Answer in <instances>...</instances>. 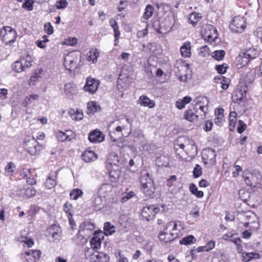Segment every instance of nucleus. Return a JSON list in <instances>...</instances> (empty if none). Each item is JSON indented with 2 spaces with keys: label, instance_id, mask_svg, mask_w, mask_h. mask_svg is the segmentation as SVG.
<instances>
[{
  "label": "nucleus",
  "instance_id": "obj_1",
  "mask_svg": "<svg viewBox=\"0 0 262 262\" xmlns=\"http://www.w3.org/2000/svg\"><path fill=\"white\" fill-rule=\"evenodd\" d=\"M80 60L81 53L77 51H72L64 57V65L67 70L74 71Z\"/></svg>",
  "mask_w": 262,
  "mask_h": 262
},
{
  "label": "nucleus",
  "instance_id": "obj_2",
  "mask_svg": "<svg viewBox=\"0 0 262 262\" xmlns=\"http://www.w3.org/2000/svg\"><path fill=\"white\" fill-rule=\"evenodd\" d=\"M24 146L28 152L32 156L37 155L42 148V146L39 144L34 138L30 137L25 138Z\"/></svg>",
  "mask_w": 262,
  "mask_h": 262
},
{
  "label": "nucleus",
  "instance_id": "obj_3",
  "mask_svg": "<svg viewBox=\"0 0 262 262\" xmlns=\"http://www.w3.org/2000/svg\"><path fill=\"white\" fill-rule=\"evenodd\" d=\"M0 36L6 44L11 45L16 38V33L10 27H4L0 31Z\"/></svg>",
  "mask_w": 262,
  "mask_h": 262
},
{
  "label": "nucleus",
  "instance_id": "obj_4",
  "mask_svg": "<svg viewBox=\"0 0 262 262\" xmlns=\"http://www.w3.org/2000/svg\"><path fill=\"white\" fill-rule=\"evenodd\" d=\"M245 18L244 17L237 16L234 17L230 26L233 32L242 33L246 28Z\"/></svg>",
  "mask_w": 262,
  "mask_h": 262
},
{
  "label": "nucleus",
  "instance_id": "obj_5",
  "mask_svg": "<svg viewBox=\"0 0 262 262\" xmlns=\"http://www.w3.org/2000/svg\"><path fill=\"white\" fill-rule=\"evenodd\" d=\"M47 232L49 242L57 243L60 241L61 231L58 226L53 225L47 229Z\"/></svg>",
  "mask_w": 262,
  "mask_h": 262
},
{
  "label": "nucleus",
  "instance_id": "obj_6",
  "mask_svg": "<svg viewBox=\"0 0 262 262\" xmlns=\"http://www.w3.org/2000/svg\"><path fill=\"white\" fill-rule=\"evenodd\" d=\"M41 252L37 250H29L23 254L26 262H36L40 259Z\"/></svg>",
  "mask_w": 262,
  "mask_h": 262
},
{
  "label": "nucleus",
  "instance_id": "obj_7",
  "mask_svg": "<svg viewBox=\"0 0 262 262\" xmlns=\"http://www.w3.org/2000/svg\"><path fill=\"white\" fill-rule=\"evenodd\" d=\"M100 84L98 80L93 79L92 78H88L86 82L83 87L85 91L89 92L91 93H94L96 92Z\"/></svg>",
  "mask_w": 262,
  "mask_h": 262
},
{
  "label": "nucleus",
  "instance_id": "obj_8",
  "mask_svg": "<svg viewBox=\"0 0 262 262\" xmlns=\"http://www.w3.org/2000/svg\"><path fill=\"white\" fill-rule=\"evenodd\" d=\"M208 104V100L207 97H200L198 98L196 100L195 102V107L199 109L203 113V115H201V116L202 118V116H205L208 110L207 105Z\"/></svg>",
  "mask_w": 262,
  "mask_h": 262
},
{
  "label": "nucleus",
  "instance_id": "obj_9",
  "mask_svg": "<svg viewBox=\"0 0 262 262\" xmlns=\"http://www.w3.org/2000/svg\"><path fill=\"white\" fill-rule=\"evenodd\" d=\"M183 138H180L177 143L174 145V148L176 149H178V147L181 148L182 149H184L185 147L186 146L187 148L191 149H195L196 146H195L194 141L191 140L189 139H185V143H180L181 142V140H182Z\"/></svg>",
  "mask_w": 262,
  "mask_h": 262
},
{
  "label": "nucleus",
  "instance_id": "obj_10",
  "mask_svg": "<svg viewBox=\"0 0 262 262\" xmlns=\"http://www.w3.org/2000/svg\"><path fill=\"white\" fill-rule=\"evenodd\" d=\"M196 110V107H194L193 110L190 109L186 111L184 114V118L190 122L198 120L199 116L197 114Z\"/></svg>",
  "mask_w": 262,
  "mask_h": 262
},
{
  "label": "nucleus",
  "instance_id": "obj_11",
  "mask_svg": "<svg viewBox=\"0 0 262 262\" xmlns=\"http://www.w3.org/2000/svg\"><path fill=\"white\" fill-rule=\"evenodd\" d=\"M246 95V91L245 90L243 91L241 89L236 90L232 97L233 102L241 104L243 102Z\"/></svg>",
  "mask_w": 262,
  "mask_h": 262
},
{
  "label": "nucleus",
  "instance_id": "obj_12",
  "mask_svg": "<svg viewBox=\"0 0 262 262\" xmlns=\"http://www.w3.org/2000/svg\"><path fill=\"white\" fill-rule=\"evenodd\" d=\"M104 139V136L100 131L95 130L91 132L89 135V140L93 143L100 142Z\"/></svg>",
  "mask_w": 262,
  "mask_h": 262
},
{
  "label": "nucleus",
  "instance_id": "obj_13",
  "mask_svg": "<svg viewBox=\"0 0 262 262\" xmlns=\"http://www.w3.org/2000/svg\"><path fill=\"white\" fill-rule=\"evenodd\" d=\"M57 172L55 173H52L49 175L45 183V186L47 188L51 189L55 187L57 185Z\"/></svg>",
  "mask_w": 262,
  "mask_h": 262
},
{
  "label": "nucleus",
  "instance_id": "obj_14",
  "mask_svg": "<svg viewBox=\"0 0 262 262\" xmlns=\"http://www.w3.org/2000/svg\"><path fill=\"white\" fill-rule=\"evenodd\" d=\"M216 154L215 151L211 149L205 150L203 153V158L206 159V163H214L215 161Z\"/></svg>",
  "mask_w": 262,
  "mask_h": 262
},
{
  "label": "nucleus",
  "instance_id": "obj_15",
  "mask_svg": "<svg viewBox=\"0 0 262 262\" xmlns=\"http://www.w3.org/2000/svg\"><path fill=\"white\" fill-rule=\"evenodd\" d=\"M82 156L83 160L87 163L94 161L97 158V155L92 150H85Z\"/></svg>",
  "mask_w": 262,
  "mask_h": 262
},
{
  "label": "nucleus",
  "instance_id": "obj_16",
  "mask_svg": "<svg viewBox=\"0 0 262 262\" xmlns=\"http://www.w3.org/2000/svg\"><path fill=\"white\" fill-rule=\"evenodd\" d=\"M112 188V186L109 184H102L97 193L102 196V198H105L107 195L108 193L110 192Z\"/></svg>",
  "mask_w": 262,
  "mask_h": 262
},
{
  "label": "nucleus",
  "instance_id": "obj_17",
  "mask_svg": "<svg viewBox=\"0 0 262 262\" xmlns=\"http://www.w3.org/2000/svg\"><path fill=\"white\" fill-rule=\"evenodd\" d=\"M165 234L166 233H159V238L160 240L165 243L172 242L178 236V234L176 233L170 232L169 233H167L168 237H165Z\"/></svg>",
  "mask_w": 262,
  "mask_h": 262
},
{
  "label": "nucleus",
  "instance_id": "obj_18",
  "mask_svg": "<svg viewBox=\"0 0 262 262\" xmlns=\"http://www.w3.org/2000/svg\"><path fill=\"white\" fill-rule=\"evenodd\" d=\"M97 253H98V252L95 251V250L88 248L85 251L84 255L85 258L88 260L93 262H96Z\"/></svg>",
  "mask_w": 262,
  "mask_h": 262
},
{
  "label": "nucleus",
  "instance_id": "obj_19",
  "mask_svg": "<svg viewBox=\"0 0 262 262\" xmlns=\"http://www.w3.org/2000/svg\"><path fill=\"white\" fill-rule=\"evenodd\" d=\"M142 190L146 195L151 196L155 191L154 183L149 182L147 185L142 186Z\"/></svg>",
  "mask_w": 262,
  "mask_h": 262
},
{
  "label": "nucleus",
  "instance_id": "obj_20",
  "mask_svg": "<svg viewBox=\"0 0 262 262\" xmlns=\"http://www.w3.org/2000/svg\"><path fill=\"white\" fill-rule=\"evenodd\" d=\"M138 101L141 105L147 106L149 108H152L155 106L154 101L149 99L147 97L145 96H141Z\"/></svg>",
  "mask_w": 262,
  "mask_h": 262
},
{
  "label": "nucleus",
  "instance_id": "obj_21",
  "mask_svg": "<svg viewBox=\"0 0 262 262\" xmlns=\"http://www.w3.org/2000/svg\"><path fill=\"white\" fill-rule=\"evenodd\" d=\"M149 182L153 183L152 180L150 177L149 173L146 171H142L141 172L140 176V183L141 185H147Z\"/></svg>",
  "mask_w": 262,
  "mask_h": 262
},
{
  "label": "nucleus",
  "instance_id": "obj_22",
  "mask_svg": "<svg viewBox=\"0 0 262 262\" xmlns=\"http://www.w3.org/2000/svg\"><path fill=\"white\" fill-rule=\"evenodd\" d=\"M64 89L66 95L68 98H70L76 91L75 87L71 83H66Z\"/></svg>",
  "mask_w": 262,
  "mask_h": 262
},
{
  "label": "nucleus",
  "instance_id": "obj_23",
  "mask_svg": "<svg viewBox=\"0 0 262 262\" xmlns=\"http://www.w3.org/2000/svg\"><path fill=\"white\" fill-rule=\"evenodd\" d=\"M69 114L72 119L75 120H80L83 117V112L81 110H77L75 111L74 109H71Z\"/></svg>",
  "mask_w": 262,
  "mask_h": 262
},
{
  "label": "nucleus",
  "instance_id": "obj_24",
  "mask_svg": "<svg viewBox=\"0 0 262 262\" xmlns=\"http://www.w3.org/2000/svg\"><path fill=\"white\" fill-rule=\"evenodd\" d=\"M235 62L237 65L239 64L241 66H245L249 62V60L247 58L244 52H243L236 58Z\"/></svg>",
  "mask_w": 262,
  "mask_h": 262
},
{
  "label": "nucleus",
  "instance_id": "obj_25",
  "mask_svg": "<svg viewBox=\"0 0 262 262\" xmlns=\"http://www.w3.org/2000/svg\"><path fill=\"white\" fill-rule=\"evenodd\" d=\"M88 114H94L100 110V107L98 104L94 101L89 102L88 103Z\"/></svg>",
  "mask_w": 262,
  "mask_h": 262
},
{
  "label": "nucleus",
  "instance_id": "obj_26",
  "mask_svg": "<svg viewBox=\"0 0 262 262\" xmlns=\"http://www.w3.org/2000/svg\"><path fill=\"white\" fill-rule=\"evenodd\" d=\"M260 257V255L258 253L251 252V253H243L242 255V260L245 262L249 261L253 258L258 259Z\"/></svg>",
  "mask_w": 262,
  "mask_h": 262
},
{
  "label": "nucleus",
  "instance_id": "obj_27",
  "mask_svg": "<svg viewBox=\"0 0 262 262\" xmlns=\"http://www.w3.org/2000/svg\"><path fill=\"white\" fill-rule=\"evenodd\" d=\"M244 53L246 55L247 58H248L249 60L250 61L251 60L255 59L258 57L259 52L257 50L254 48H252L247 50L245 52H244Z\"/></svg>",
  "mask_w": 262,
  "mask_h": 262
},
{
  "label": "nucleus",
  "instance_id": "obj_28",
  "mask_svg": "<svg viewBox=\"0 0 262 262\" xmlns=\"http://www.w3.org/2000/svg\"><path fill=\"white\" fill-rule=\"evenodd\" d=\"M110 24L113 29L114 36L116 38V40H117L120 34L118 24L115 19L113 18L110 19Z\"/></svg>",
  "mask_w": 262,
  "mask_h": 262
},
{
  "label": "nucleus",
  "instance_id": "obj_29",
  "mask_svg": "<svg viewBox=\"0 0 262 262\" xmlns=\"http://www.w3.org/2000/svg\"><path fill=\"white\" fill-rule=\"evenodd\" d=\"M91 245V249L96 250L100 248L101 247V238L95 235L94 236L90 241Z\"/></svg>",
  "mask_w": 262,
  "mask_h": 262
},
{
  "label": "nucleus",
  "instance_id": "obj_30",
  "mask_svg": "<svg viewBox=\"0 0 262 262\" xmlns=\"http://www.w3.org/2000/svg\"><path fill=\"white\" fill-rule=\"evenodd\" d=\"M157 25L158 28L156 29L157 32L159 34H166L170 30V27L165 28V24L164 22L160 23L159 21L155 24V26Z\"/></svg>",
  "mask_w": 262,
  "mask_h": 262
},
{
  "label": "nucleus",
  "instance_id": "obj_31",
  "mask_svg": "<svg viewBox=\"0 0 262 262\" xmlns=\"http://www.w3.org/2000/svg\"><path fill=\"white\" fill-rule=\"evenodd\" d=\"M12 68L13 70L17 73H20L23 71L25 70V69L23 66V62L20 59L15 61L12 65Z\"/></svg>",
  "mask_w": 262,
  "mask_h": 262
},
{
  "label": "nucleus",
  "instance_id": "obj_32",
  "mask_svg": "<svg viewBox=\"0 0 262 262\" xmlns=\"http://www.w3.org/2000/svg\"><path fill=\"white\" fill-rule=\"evenodd\" d=\"M180 50L181 53L183 57H189L191 54L190 43H184L183 46L181 47Z\"/></svg>",
  "mask_w": 262,
  "mask_h": 262
},
{
  "label": "nucleus",
  "instance_id": "obj_33",
  "mask_svg": "<svg viewBox=\"0 0 262 262\" xmlns=\"http://www.w3.org/2000/svg\"><path fill=\"white\" fill-rule=\"evenodd\" d=\"M151 208V205L149 206H146L143 208L142 211V216L146 218L147 220L151 219L154 216V215H151L152 214V210L150 209Z\"/></svg>",
  "mask_w": 262,
  "mask_h": 262
},
{
  "label": "nucleus",
  "instance_id": "obj_34",
  "mask_svg": "<svg viewBox=\"0 0 262 262\" xmlns=\"http://www.w3.org/2000/svg\"><path fill=\"white\" fill-rule=\"evenodd\" d=\"M107 160L111 165H118L119 163V156L114 152L108 155Z\"/></svg>",
  "mask_w": 262,
  "mask_h": 262
},
{
  "label": "nucleus",
  "instance_id": "obj_35",
  "mask_svg": "<svg viewBox=\"0 0 262 262\" xmlns=\"http://www.w3.org/2000/svg\"><path fill=\"white\" fill-rule=\"evenodd\" d=\"M196 241V239L194 236L192 235L183 237L180 241V243L182 245H188L194 243Z\"/></svg>",
  "mask_w": 262,
  "mask_h": 262
},
{
  "label": "nucleus",
  "instance_id": "obj_36",
  "mask_svg": "<svg viewBox=\"0 0 262 262\" xmlns=\"http://www.w3.org/2000/svg\"><path fill=\"white\" fill-rule=\"evenodd\" d=\"M56 137L58 141L61 142L70 141L72 139V138L70 137L69 135L61 130H58L56 132Z\"/></svg>",
  "mask_w": 262,
  "mask_h": 262
},
{
  "label": "nucleus",
  "instance_id": "obj_37",
  "mask_svg": "<svg viewBox=\"0 0 262 262\" xmlns=\"http://www.w3.org/2000/svg\"><path fill=\"white\" fill-rule=\"evenodd\" d=\"M104 230L106 235H112L115 232V228L110 223L107 222L104 224Z\"/></svg>",
  "mask_w": 262,
  "mask_h": 262
},
{
  "label": "nucleus",
  "instance_id": "obj_38",
  "mask_svg": "<svg viewBox=\"0 0 262 262\" xmlns=\"http://www.w3.org/2000/svg\"><path fill=\"white\" fill-rule=\"evenodd\" d=\"M98 56L99 52L96 49H91L89 52L88 60L94 63L97 61Z\"/></svg>",
  "mask_w": 262,
  "mask_h": 262
},
{
  "label": "nucleus",
  "instance_id": "obj_39",
  "mask_svg": "<svg viewBox=\"0 0 262 262\" xmlns=\"http://www.w3.org/2000/svg\"><path fill=\"white\" fill-rule=\"evenodd\" d=\"M189 189L192 193L195 195L196 197L201 198L203 196V192L202 191L198 190L197 187L194 184L191 183L190 184Z\"/></svg>",
  "mask_w": 262,
  "mask_h": 262
},
{
  "label": "nucleus",
  "instance_id": "obj_40",
  "mask_svg": "<svg viewBox=\"0 0 262 262\" xmlns=\"http://www.w3.org/2000/svg\"><path fill=\"white\" fill-rule=\"evenodd\" d=\"M105 200L104 198L96 193L94 198V205L96 207L100 208L103 205V203Z\"/></svg>",
  "mask_w": 262,
  "mask_h": 262
},
{
  "label": "nucleus",
  "instance_id": "obj_41",
  "mask_svg": "<svg viewBox=\"0 0 262 262\" xmlns=\"http://www.w3.org/2000/svg\"><path fill=\"white\" fill-rule=\"evenodd\" d=\"M201 17L199 13H192L190 15L189 21L193 26H195L197 22L201 18Z\"/></svg>",
  "mask_w": 262,
  "mask_h": 262
},
{
  "label": "nucleus",
  "instance_id": "obj_42",
  "mask_svg": "<svg viewBox=\"0 0 262 262\" xmlns=\"http://www.w3.org/2000/svg\"><path fill=\"white\" fill-rule=\"evenodd\" d=\"M110 257L108 255L102 252L97 253L96 262H108Z\"/></svg>",
  "mask_w": 262,
  "mask_h": 262
},
{
  "label": "nucleus",
  "instance_id": "obj_43",
  "mask_svg": "<svg viewBox=\"0 0 262 262\" xmlns=\"http://www.w3.org/2000/svg\"><path fill=\"white\" fill-rule=\"evenodd\" d=\"M20 59L22 61L23 66H24L25 70L32 66V60L30 56H27L25 58H20Z\"/></svg>",
  "mask_w": 262,
  "mask_h": 262
},
{
  "label": "nucleus",
  "instance_id": "obj_44",
  "mask_svg": "<svg viewBox=\"0 0 262 262\" xmlns=\"http://www.w3.org/2000/svg\"><path fill=\"white\" fill-rule=\"evenodd\" d=\"M82 194H83L82 191L79 189L77 188V189L72 190L71 191L70 195L73 199L76 200L78 198L79 196H81L82 195Z\"/></svg>",
  "mask_w": 262,
  "mask_h": 262
},
{
  "label": "nucleus",
  "instance_id": "obj_45",
  "mask_svg": "<svg viewBox=\"0 0 262 262\" xmlns=\"http://www.w3.org/2000/svg\"><path fill=\"white\" fill-rule=\"evenodd\" d=\"M154 10V7L152 6L148 5L145 8L144 17L146 19L149 18L152 15Z\"/></svg>",
  "mask_w": 262,
  "mask_h": 262
},
{
  "label": "nucleus",
  "instance_id": "obj_46",
  "mask_svg": "<svg viewBox=\"0 0 262 262\" xmlns=\"http://www.w3.org/2000/svg\"><path fill=\"white\" fill-rule=\"evenodd\" d=\"M236 113L235 112H232L230 113L229 115V125L230 126H232L233 128H234L235 126L236 122Z\"/></svg>",
  "mask_w": 262,
  "mask_h": 262
},
{
  "label": "nucleus",
  "instance_id": "obj_47",
  "mask_svg": "<svg viewBox=\"0 0 262 262\" xmlns=\"http://www.w3.org/2000/svg\"><path fill=\"white\" fill-rule=\"evenodd\" d=\"M36 192V190L33 187H30L25 190L24 194L27 198H31L35 195Z\"/></svg>",
  "mask_w": 262,
  "mask_h": 262
},
{
  "label": "nucleus",
  "instance_id": "obj_48",
  "mask_svg": "<svg viewBox=\"0 0 262 262\" xmlns=\"http://www.w3.org/2000/svg\"><path fill=\"white\" fill-rule=\"evenodd\" d=\"M214 55H213V58L217 60H221L224 57L225 52L224 50H218L215 51L213 52Z\"/></svg>",
  "mask_w": 262,
  "mask_h": 262
},
{
  "label": "nucleus",
  "instance_id": "obj_49",
  "mask_svg": "<svg viewBox=\"0 0 262 262\" xmlns=\"http://www.w3.org/2000/svg\"><path fill=\"white\" fill-rule=\"evenodd\" d=\"M247 125L242 120H239L237 124V130L239 134L243 133L246 129Z\"/></svg>",
  "mask_w": 262,
  "mask_h": 262
},
{
  "label": "nucleus",
  "instance_id": "obj_50",
  "mask_svg": "<svg viewBox=\"0 0 262 262\" xmlns=\"http://www.w3.org/2000/svg\"><path fill=\"white\" fill-rule=\"evenodd\" d=\"M209 49L207 46L200 47L199 54L202 57H206L209 55Z\"/></svg>",
  "mask_w": 262,
  "mask_h": 262
},
{
  "label": "nucleus",
  "instance_id": "obj_51",
  "mask_svg": "<svg viewBox=\"0 0 262 262\" xmlns=\"http://www.w3.org/2000/svg\"><path fill=\"white\" fill-rule=\"evenodd\" d=\"M193 173L194 178L199 177L202 173V167L199 164L195 165Z\"/></svg>",
  "mask_w": 262,
  "mask_h": 262
},
{
  "label": "nucleus",
  "instance_id": "obj_52",
  "mask_svg": "<svg viewBox=\"0 0 262 262\" xmlns=\"http://www.w3.org/2000/svg\"><path fill=\"white\" fill-rule=\"evenodd\" d=\"M254 80V73L252 72H249L247 73L245 77V81L246 83H252Z\"/></svg>",
  "mask_w": 262,
  "mask_h": 262
},
{
  "label": "nucleus",
  "instance_id": "obj_53",
  "mask_svg": "<svg viewBox=\"0 0 262 262\" xmlns=\"http://www.w3.org/2000/svg\"><path fill=\"white\" fill-rule=\"evenodd\" d=\"M172 224H173V229H172V230H177V226H178L177 224L176 223H173L172 222H169L167 224L166 227L164 229V231H161V232H160V233H169L168 232L166 231V230H167V228L171 226ZM165 237H168V235L167 234H165Z\"/></svg>",
  "mask_w": 262,
  "mask_h": 262
},
{
  "label": "nucleus",
  "instance_id": "obj_54",
  "mask_svg": "<svg viewBox=\"0 0 262 262\" xmlns=\"http://www.w3.org/2000/svg\"><path fill=\"white\" fill-rule=\"evenodd\" d=\"M72 208V205L67 202L63 205V210L64 212L68 214V216L69 217L70 216H72V214L71 212V210Z\"/></svg>",
  "mask_w": 262,
  "mask_h": 262
},
{
  "label": "nucleus",
  "instance_id": "obj_55",
  "mask_svg": "<svg viewBox=\"0 0 262 262\" xmlns=\"http://www.w3.org/2000/svg\"><path fill=\"white\" fill-rule=\"evenodd\" d=\"M44 30L49 35L52 34L54 32L53 28L50 23L45 24Z\"/></svg>",
  "mask_w": 262,
  "mask_h": 262
},
{
  "label": "nucleus",
  "instance_id": "obj_56",
  "mask_svg": "<svg viewBox=\"0 0 262 262\" xmlns=\"http://www.w3.org/2000/svg\"><path fill=\"white\" fill-rule=\"evenodd\" d=\"M67 5L68 2L67 0H60L56 3V8L58 9L65 8Z\"/></svg>",
  "mask_w": 262,
  "mask_h": 262
},
{
  "label": "nucleus",
  "instance_id": "obj_57",
  "mask_svg": "<svg viewBox=\"0 0 262 262\" xmlns=\"http://www.w3.org/2000/svg\"><path fill=\"white\" fill-rule=\"evenodd\" d=\"M41 73L40 71H39L38 73H35L33 75H32L30 79H29V83L30 84L32 83V84H35V82L39 78H40V76L39 75V74Z\"/></svg>",
  "mask_w": 262,
  "mask_h": 262
},
{
  "label": "nucleus",
  "instance_id": "obj_58",
  "mask_svg": "<svg viewBox=\"0 0 262 262\" xmlns=\"http://www.w3.org/2000/svg\"><path fill=\"white\" fill-rule=\"evenodd\" d=\"M120 176L119 171H110V176L112 182H115L119 178Z\"/></svg>",
  "mask_w": 262,
  "mask_h": 262
},
{
  "label": "nucleus",
  "instance_id": "obj_59",
  "mask_svg": "<svg viewBox=\"0 0 262 262\" xmlns=\"http://www.w3.org/2000/svg\"><path fill=\"white\" fill-rule=\"evenodd\" d=\"M38 98V95H30L29 97H27L25 99L26 104L25 106H27V105L29 103H30L32 102V100H36Z\"/></svg>",
  "mask_w": 262,
  "mask_h": 262
},
{
  "label": "nucleus",
  "instance_id": "obj_60",
  "mask_svg": "<svg viewBox=\"0 0 262 262\" xmlns=\"http://www.w3.org/2000/svg\"><path fill=\"white\" fill-rule=\"evenodd\" d=\"M77 43V39L76 37L69 38L65 41V44L70 46H74Z\"/></svg>",
  "mask_w": 262,
  "mask_h": 262
},
{
  "label": "nucleus",
  "instance_id": "obj_61",
  "mask_svg": "<svg viewBox=\"0 0 262 262\" xmlns=\"http://www.w3.org/2000/svg\"><path fill=\"white\" fill-rule=\"evenodd\" d=\"M226 67H224V64L216 66L215 69L220 74H224L226 72Z\"/></svg>",
  "mask_w": 262,
  "mask_h": 262
},
{
  "label": "nucleus",
  "instance_id": "obj_62",
  "mask_svg": "<svg viewBox=\"0 0 262 262\" xmlns=\"http://www.w3.org/2000/svg\"><path fill=\"white\" fill-rule=\"evenodd\" d=\"M224 81H227V78L223 76L220 75L214 78V82L216 83H222Z\"/></svg>",
  "mask_w": 262,
  "mask_h": 262
},
{
  "label": "nucleus",
  "instance_id": "obj_63",
  "mask_svg": "<svg viewBox=\"0 0 262 262\" xmlns=\"http://www.w3.org/2000/svg\"><path fill=\"white\" fill-rule=\"evenodd\" d=\"M14 163L13 162H9L5 167V170L6 172L10 173L13 172V168H14Z\"/></svg>",
  "mask_w": 262,
  "mask_h": 262
},
{
  "label": "nucleus",
  "instance_id": "obj_64",
  "mask_svg": "<svg viewBox=\"0 0 262 262\" xmlns=\"http://www.w3.org/2000/svg\"><path fill=\"white\" fill-rule=\"evenodd\" d=\"M32 4V2L31 3L29 0H28L23 4L22 7L24 8H28V10L29 11L32 10L33 9Z\"/></svg>",
  "mask_w": 262,
  "mask_h": 262
}]
</instances>
